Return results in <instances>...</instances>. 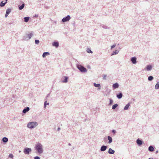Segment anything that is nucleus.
I'll return each instance as SVG.
<instances>
[{
  "mask_svg": "<svg viewBox=\"0 0 159 159\" xmlns=\"http://www.w3.org/2000/svg\"><path fill=\"white\" fill-rule=\"evenodd\" d=\"M30 109L29 107H27L26 108L24 109L23 111V112L24 113H25L26 112L28 111Z\"/></svg>",
  "mask_w": 159,
  "mask_h": 159,
  "instance_id": "14",
  "label": "nucleus"
},
{
  "mask_svg": "<svg viewBox=\"0 0 159 159\" xmlns=\"http://www.w3.org/2000/svg\"><path fill=\"white\" fill-rule=\"evenodd\" d=\"M148 150L150 151L153 152L154 151V148L152 146H150L148 148Z\"/></svg>",
  "mask_w": 159,
  "mask_h": 159,
  "instance_id": "16",
  "label": "nucleus"
},
{
  "mask_svg": "<svg viewBox=\"0 0 159 159\" xmlns=\"http://www.w3.org/2000/svg\"><path fill=\"white\" fill-rule=\"evenodd\" d=\"M108 139L109 140L108 143H110L112 142V139L111 137L110 136H108Z\"/></svg>",
  "mask_w": 159,
  "mask_h": 159,
  "instance_id": "15",
  "label": "nucleus"
},
{
  "mask_svg": "<svg viewBox=\"0 0 159 159\" xmlns=\"http://www.w3.org/2000/svg\"><path fill=\"white\" fill-rule=\"evenodd\" d=\"M49 53L48 52H45L43 53L42 56L43 57H45L49 55Z\"/></svg>",
  "mask_w": 159,
  "mask_h": 159,
  "instance_id": "13",
  "label": "nucleus"
},
{
  "mask_svg": "<svg viewBox=\"0 0 159 159\" xmlns=\"http://www.w3.org/2000/svg\"><path fill=\"white\" fill-rule=\"evenodd\" d=\"M11 10L10 9H8L7 10L6 13L5 14V17H7L8 16V14L10 13Z\"/></svg>",
  "mask_w": 159,
  "mask_h": 159,
  "instance_id": "7",
  "label": "nucleus"
},
{
  "mask_svg": "<svg viewBox=\"0 0 159 159\" xmlns=\"http://www.w3.org/2000/svg\"><path fill=\"white\" fill-rule=\"evenodd\" d=\"M13 155L12 154H10L9 155V157L12 158L13 157Z\"/></svg>",
  "mask_w": 159,
  "mask_h": 159,
  "instance_id": "35",
  "label": "nucleus"
},
{
  "mask_svg": "<svg viewBox=\"0 0 159 159\" xmlns=\"http://www.w3.org/2000/svg\"><path fill=\"white\" fill-rule=\"evenodd\" d=\"M34 159H40V158L39 157L37 156L34 157Z\"/></svg>",
  "mask_w": 159,
  "mask_h": 159,
  "instance_id": "36",
  "label": "nucleus"
},
{
  "mask_svg": "<svg viewBox=\"0 0 159 159\" xmlns=\"http://www.w3.org/2000/svg\"><path fill=\"white\" fill-rule=\"evenodd\" d=\"M39 43V41L38 40H35V43L36 44H38Z\"/></svg>",
  "mask_w": 159,
  "mask_h": 159,
  "instance_id": "33",
  "label": "nucleus"
},
{
  "mask_svg": "<svg viewBox=\"0 0 159 159\" xmlns=\"http://www.w3.org/2000/svg\"><path fill=\"white\" fill-rule=\"evenodd\" d=\"M117 106H118V105L117 104H116L113 105L112 106V109H115L117 107Z\"/></svg>",
  "mask_w": 159,
  "mask_h": 159,
  "instance_id": "25",
  "label": "nucleus"
},
{
  "mask_svg": "<svg viewBox=\"0 0 159 159\" xmlns=\"http://www.w3.org/2000/svg\"><path fill=\"white\" fill-rule=\"evenodd\" d=\"M52 45L53 46H55L56 48H57L59 46V43L57 42H54L52 43Z\"/></svg>",
  "mask_w": 159,
  "mask_h": 159,
  "instance_id": "9",
  "label": "nucleus"
},
{
  "mask_svg": "<svg viewBox=\"0 0 159 159\" xmlns=\"http://www.w3.org/2000/svg\"><path fill=\"white\" fill-rule=\"evenodd\" d=\"M148 159H153L152 158H149Z\"/></svg>",
  "mask_w": 159,
  "mask_h": 159,
  "instance_id": "40",
  "label": "nucleus"
},
{
  "mask_svg": "<svg viewBox=\"0 0 159 159\" xmlns=\"http://www.w3.org/2000/svg\"><path fill=\"white\" fill-rule=\"evenodd\" d=\"M87 52L89 53H92V52L91 51V50L89 48H88L87 50Z\"/></svg>",
  "mask_w": 159,
  "mask_h": 159,
  "instance_id": "31",
  "label": "nucleus"
},
{
  "mask_svg": "<svg viewBox=\"0 0 159 159\" xmlns=\"http://www.w3.org/2000/svg\"><path fill=\"white\" fill-rule=\"evenodd\" d=\"M77 67L78 68L81 72H86L87 71V70L85 68L81 65H78Z\"/></svg>",
  "mask_w": 159,
  "mask_h": 159,
  "instance_id": "3",
  "label": "nucleus"
},
{
  "mask_svg": "<svg viewBox=\"0 0 159 159\" xmlns=\"http://www.w3.org/2000/svg\"><path fill=\"white\" fill-rule=\"evenodd\" d=\"M122 97V94L121 93H120L118 95H117V97L118 98H121Z\"/></svg>",
  "mask_w": 159,
  "mask_h": 159,
  "instance_id": "23",
  "label": "nucleus"
},
{
  "mask_svg": "<svg viewBox=\"0 0 159 159\" xmlns=\"http://www.w3.org/2000/svg\"><path fill=\"white\" fill-rule=\"evenodd\" d=\"M118 86H119V85H118V84L117 83L114 84H113V87L115 89L117 88H118Z\"/></svg>",
  "mask_w": 159,
  "mask_h": 159,
  "instance_id": "17",
  "label": "nucleus"
},
{
  "mask_svg": "<svg viewBox=\"0 0 159 159\" xmlns=\"http://www.w3.org/2000/svg\"><path fill=\"white\" fill-rule=\"evenodd\" d=\"M64 78H65V80H64L63 81H62V82L63 83H66L67 82L68 80V77H66V76H65L64 77Z\"/></svg>",
  "mask_w": 159,
  "mask_h": 159,
  "instance_id": "18",
  "label": "nucleus"
},
{
  "mask_svg": "<svg viewBox=\"0 0 159 159\" xmlns=\"http://www.w3.org/2000/svg\"><path fill=\"white\" fill-rule=\"evenodd\" d=\"M70 19V17L69 15H68L66 17L63 18L62 19V21L63 22H65L69 20Z\"/></svg>",
  "mask_w": 159,
  "mask_h": 159,
  "instance_id": "4",
  "label": "nucleus"
},
{
  "mask_svg": "<svg viewBox=\"0 0 159 159\" xmlns=\"http://www.w3.org/2000/svg\"><path fill=\"white\" fill-rule=\"evenodd\" d=\"M113 100L111 99H110V104L111 105L113 103Z\"/></svg>",
  "mask_w": 159,
  "mask_h": 159,
  "instance_id": "34",
  "label": "nucleus"
},
{
  "mask_svg": "<svg viewBox=\"0 0 159 159\" xmlns=\"http://www.w3.org/2000/svg\"><path fill=\"white\" fill-rule=\"evenodd\" d=\"M112 132L115 133V131L114 130H112Z\"/></svg>",
  "mask_w": 159,
  "mask_h": 159,
  "instance_id": "39",
  "label": "nucleus"
},
{
  "mask_svg": "<svg viewBox=\"0 0 159 159\" xmlns=\"http://www.w3.org/2000/svg\"><path fill=\"white\" fill-rule=\"evenodd\" d=\"M108 152L109 154H114L115 152V151L113 150L112 149H111V148H110L108 150Z\"/></svg>",
  "mask_w": 159,
  "mask_h": 159,
  "instance_id": "11",
  "label": "nucleus"
},
{
  "mask_svg": "<svg viewBox=\"0 0 159 159\" xmlns=\"http://www.w3.org/2000/svg\"><path fill=\"white\" fill-rule=\"evenodd\" d=\"M31 149L30 148H25L24 150V152L25 154H29V152L31 151Z\"/></svg>",
  "mask_w": 159,
  "mask_h": 159,
  "instance_id": "5",
  "label": "nucleus"
},
{
  "mask_svg": "<svg viewBox=\"0 0 159 159\" xmlns=\"http://www.w3.org/2000/svg\"><path fill=\"white\" fill-rule=\"evenodd\" d=\"M32 35H33V34L32 33H31L30 34H28V36L29 39H30L31 37L32 36Z\"/></svg>",
  "mask_w": 159,
  "mask_h": 159,
  "instance_id": "32",
  "label": "nucleus"
},
{
  "mask_svg": "<svg viewBox=\"0 0 159 159\" xmlns=\"http://www.w3.org/2000/svg\"><path fill=\"white\" fill-rule=\"evenodd\" d=\"M131 61L133 64H135L136 63V59L135 57H134L131 58Z\"/></svg>",
  "mask_w": 159,
  "mask_h": 159,
  "instance_id": "10",
  "label": "nucleus"
},
{
  "mask_svg": "<svg viewBox=\"0 0 159 159\" xmlns=\"http://www.w3.org/2000/svg\"><path fill=\"white\" fill-rule=\"evenodd\" d=\"M7 0H3L1 2V3H0V6L1 7L4 6L7 3Z\"/></svg>",
  "mask_w": 159,
  "mask_h": 159,
  "instance_id": "6",
  "label": "nucleus"
},
{
  "mask_svg": "<svg viewBox=\"0 0 159 159\" xmlns=\"http://www.w3.org/2000/svg\"><path fill=\"white\" fill-rule=\"evenodd\" d=\"M107 148V147L105 146H102L101 148V150L102 151H105Z\"/></svg>",
  "mask_w": 159,
  "mask_h": 159,
  "instance_id": "12",
  "label": "nucleus"
},
{
  "mask_svg": "<svg viewBox=\"0 0 159 159\" xmlns=\"http://www.w3.org/2000/svg\"><path fill=\"white\" fill-rule=\"evenodd\" d=\"M49 103H47V101H45L44 103V108H45L46 107L47 105H49Z\"/></svg>",
  "mask_w": 159,
  "mask_h": 159,
  "instance_id": "29",
  "label": "nucleus"
},
{
  "mask_svg": "<svg viewBox=\"0 0 159 159\" xmlns=\"http://www.w3.org/2000/svg\"><path fill=\"white\" fill-rule=\"evenodd\" d=\"M119 52V51L118 50H116L114 52H113V53L112 54V55L114 54H116Z\"/></svg>",
  "mask_w": 159,
  "mask_h": 159,
  "instance_id": "22",
  "label": "nucleus"
},
{
  "mask_svg": "<svg viewBox=\"0 0 159 159\" xmlns=\"http://www.w3.org/2000/svg\"><path fill=\"white\" fill-rule=\"evenodd\" d=\"M42 145L39 143H38L35 145V148L38 152L40 154L43 152Z\"/></svg>",
  "mask_w": 159,
  "mask_h": 159,
  "instance_id": "1",
  "label": "nucleus"
},
{
  "mask_svg": "<svg viewBox=\"0 0 159 159\" xmlns=\"http://www.w3.org/2000/svg\"><path fill=\"white\" fill-rule=\"evenodd\" d=\"M37 125L38 124L36 122H31L28 124V127L30 128H33L37 126Z\"/></svg>",
  "mask_w": 159,
  "mask_h": 159,
  "instance_id": "2",
  "label": "nucleus"
},
{
  "mask_svg": "<svg viewBox=\"0 0 159 159\" xmlns=\"http://www.w3.org/2000/svg\"><path fill=\"white\" fill-rule=\"evenodd\" d=\"M155 88L156 89H158L159 88V83H158L155 86Z\"/></svg>",
  "mask_w": 159,
  "mask_h": 159,
  "instance_id": "26",
  "label": "nucleus"
},
{
  "mask_svg": "<svg viewBox=\"0 0 159 159\" xmlns=\"http://www.w3.org/2000/svg\"><path fill=\"white\" fill-rule=\"evenodd\" d=\"M29 19V17H26L24 18L25 21V22H27Z\"/></svg>",
  "mask_w": 159,
  "mask_h": 159,
  "instance_id": "24",
  "label": "nucleus"
},
{
  "mask_svg": "<svg viewBox=\"0 0 159 159\" xmlns=\"http://www.w3.org/2000/svg\"><path fill=\"white\" fill-rule=\"evenodd\" d=\"M106 75H104L103 76V79L105 80L106 79Z\"/></svg>",
  "mask_w": 159,
  "mask_h": 159,
  "instance_id": "37",
  "label": "nucleus"
},
{
  "mask_svg": "<svg viewBox=\"0 0 159 159\" xmlns=\"http://www.w3.org/2000/svg\"><path fill=\"white\" fill-rule=\"evenodd\" d=\"M8 140V139L6 137H4L2 139V141L4 142H7Z\"/></svg>",
  "mask_w": 159,
  "mask_h": 159,
  "instance_id": "21",
  "label": "nucleus"
},
{
  "mask_svg": "<svg viewBox=\"0 0 159 159\" xmlns=\"http://www.w3.org/2000/svg\"><path fill=\"white\" fill-rule=\"evenodd\" d=\"M24 4H23L21 5V6L19 7V9L20 10H21L24 8Z\"/></svg>",
  "mask_w": 159,
  "mask_h": 159,
  "instance_id": "28",
  "label": "nucleus"
},
{
  "mask_svg": "<svg viewBox=\"0 0 159 159\" xmlns=\"http://www.w3.org/2000/svg\"><path fill=\"white\" fill-rule=\"evenodd\" d=\"M58 130H59L60 129V128H58Z\"/></svg>",
  "mask_w": 159,
  "mask_h": 159,
  "instance_id": "41",
  "label": "nucleus"
},
{
  "mask_svg": "<svg viewBox=\"0 0 159 159\" xmlns=\"http://www.w3.org/2000/svg\"><path fill=\"white\" fill-rule=\"evenodd\" d=\"M98 89H100V88H98Z\"/></svg>",
  "mask_w": 159,
  "mask_h": 159,
  "instance_id": "42",
  "label": "nucleus"
},
{
  "mask_svg": "<svg viewBox=\"0 0 159 159\" xmlns=\"http://www.w3.org/2000/svg\"><path fill=\"white\" fill-rule=\"evenodd\" d=\"M116 46V45H113L111 47V49H112L113 48H114Z\"/></svg>",
  "mask_w": 159,
  "mask_h": 159,
  "instance_id": "38",
  "label": "nucleus"
},
{
  "mask_svg": "<svg viewBox=\"0 0 159 159\" xmlns=\"http://www.w3.org/2000/svg\"><path fill=\"white\" fill-rule=\"evenodd\" d=\"M136 142L138 144L139 146L141 145L142 143V141L140 140L139 139L137 140Z\"/></svg>",
  "mask_w": 159,
  "mask_h": 159,
  "instance_id": "8",
  "label": "nucleus"
},
{
  "mask_svg": "<svg viewBox=\"0 0 159 159\" xmlns=\"http://www.w3.org/2000/svg\"><path fill=\"white\" fill-rule=\"evenodd\" d=\"M152 67L151 65H148L147 67V70H150L152 69Z\"/></svg>",
  "mask_w": 159,
  "mask_h": 159,
  "instance_id": "20",
  "label": "nucleus"
},
{
  "mask_svg": "<svg viewBox=\"0 0 159 159\" xmlns=\"http://www.w3.org/2000/svg\"><path fill=\"white\" fill-rule=\"evenodd\" d=\"M130 106V104L129 103H128V104H127L125 106V107H124V109L125 110H127L128 109V108L129 107V106Z\"/></svg>",
  "mask_w": 159,
  "mask_h": 159,
  "instance_id": "19",
  "label": "nucleus"
},
{
  "mask_svg": "<svg viewBox=\"0 0 159 159\" xmlns=\"http://www.w3.org/2000/svg\"><path fill=\"white\" fill-rule=\"evenodd\" d=\"M153 79V77L152 76H150L148 78V80H152Z\"/></svg>",
  "mask_w": 159,
  "mask_h": 159,
  "instance_id": "30",
  "label": "nucleus"
},
{
  "mask_svg": "<svg viewBox=\"0 0 159 159\" xmlns=\"http://www.w3.org/2000/svg\"><path fill=\"white\" fill-rule=\"evenodd\" d=\"M94 86L95 87H100V84H97L96 83H94Z\"/></svg>",
  "mask_w": 159,
  "mask_h": 159,
  "instance_id": "27",
  "label": "nucleus"
}]
</instances>
